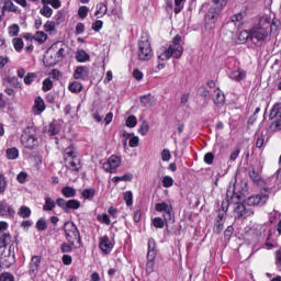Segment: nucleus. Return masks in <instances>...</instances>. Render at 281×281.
Segmentation results:
<instances>
[{"label": "nucleus", "mask_w": 281, "mask_h": 281, "mask_svg": "<svg viewBox=\"0 0 281 281\" xmlns=\"http://www.w3.org/2000/svg\"><path fill=\"white\" fill-rule=\"evenodd\" d=\"M156 212H162V218L166 225L175 223V211L172 210V204L170 202H159L155 205Z\"/></svg>", "instance_id": "obj_3"}, {"label": "nucleus", "mask_w": 281, "mask_h": 281, "mask_svg": "<svg viewBox=\"0 0 281 281\" xmlns=\"http://www.w3.org/2000/svg\"><path fill=\"white\" fill-rule=\"evenodd\" d=\"M220 14H221V9L216 7H211L205 16L206 25H211V27H214L212 25L216 23Z\"/></svg>", "instance_id": "obj_10"}, {"label": "nucleus", "mask_w": 281, "mask_h": 281, "mask_svg": "<svg viewBox=\"0 0 281 281\" xmlns=\"http://www.w3.org/2000/svg\"><path fill=\"white\" fill-rule=\"evenodd\" d=\"M138 58L139 60H150L153 58V47L150 41L146 37H142L138 43Z\"/></svg>", "instance_id": "obj_6"}, {"label": "nucleus", "mask_w": 281, "mask_h": 281, "mask_svg": "<svg viewBox=\"0 0 281 281\" xmlns=\"http://www.w3.org/2000/svg\"><path fill=\"white\" fill-rule=\"evenodd\" d=\"M184 4H186V0H175V7H173L175 14H179V12L183 10Z\"/></svg>", "instance_id": "obj_45"}, {"label": "nucleus", "mask_w": 281, "mask_h": 281, "mask_svg": "<svg viewBox=\"0 0 281 281\" xmlns=\"http://www.w3.org/2000/svg\"><path fill=\"white\" fill-rule=\"evenodd\" d=\"M139 146V137L135 136L134 134L130 138V147L137 148Z\"/></svg>", "instance_id": "obj_57"}, {"label": "nucleus", "mask_w": 281, "mask_h": 281, "mask_svg": "<svg viewBox=\"0 0 281 281\" xmlns=\"http://www.w3.org/2000/svg\"><path fill=\"white\" fill-rule=\"evenodd\" d=\"M65 45H63L61 42L53 44L48 48V56H54V58L49 60V65H57V63H60V60L65 58Z\"/></svg>", "instance_id": "obj_4"}, {"label": "nucleus", "mask_w": 281, "mask_h": 281, "mask_svg": "<svg viewBox=\"0 0 281 281\" xmlns=\"http://www.w3.org/2000/svg\"><path fill=\"white\" fill-rule=\"evenodd\" d=\"M249 38H251V33H249L248 31H240L237 35V43H247Z\"/></svg>", "instance_id": "obj_29"}, {"label": "nucleus", "mask_w": 281, "mask_h": 281, "mask_svg": "<svg viewBox=\"0 0 281 281\" xmlns=\"http://www.w3.org/2000/svg\"><path fill=\"white\" fill-rule=\"evenodd\" d=\"M260 172H262V169L259 171L254 168L249 170V178L256 186H265V180L262 179Z\"/></svg>", "instance_id": "obj_15"}, {"label": "nucleus", "mask_w": 281, "mask_h": 281, "mask_svg": "<svg viewBox=\"0 0 281 281\" xmlns=\"http://www.w3.org/2000/svg\"><path fill=\"white\" fill-rule=\"evenodd\" d=\"M5 188H8V181H5V176L0 173V194L5 192Z\"/></svg>", "instance_id": "obj_52"}, {"label": "nucleus", "mask_w": 281, "mask_h": 281, "mask_svg": "<svg viewBox=\"0 0 281 281\" xmlns=\"http://www.w3.org/2000/svg\"><path fill=\"white\" fill-rule=\"evenodd\" d=\"M112 181L114 183H120V181H133V173H125L121 177H114Z\"/></svg>", "instance_id": "obj_38"}, {"label": "nucleus", "mask_w": 281, "mask_h": 281, "mask_svg": "<svg viewBox=\"0 0 281 281\" xmlns=\"http://www.w3.org/2000/svg\"><path fill=\"white\" fill-rule=\"evenodd\" d=\"M45 111V101L41 97H36L33 105L34 115H41Z\"/></svg>", "instance_id": "obj_18"}, {"label": "nucleus", "mask_w": 281, "mask_h": 281, "mask_svg": "<svg viewBox=\"0 0 281 281\" xmlns=\"http://www.w3.org/2000/svg\"><path fill=\"white\" fill-rule=\"evenodd\" d=\"M66 164V168H68V170H71L72 172H78V170H80V159L78 158H66V160H64Z\"/></svg>", "instance_id": "obj_17"}, {"label": "nucleus", "mask_w": 281, "mask_h": 281, "mask_svg": "<svg viewBox=\"0 0 281 281\" xmlns=\"http://www.w3.org/2000/svg\"><path fill=\"white\" fill-rule=\"evenodd\" d=\"M16 180L19 181V183H25V181H27V172H20L16 177Z\"/></svg>", "instance_id": "obj_63"}, {"label": "nucleus", "mask_w": 281, "mask_h": 281, "mask_svg": "<svg viewBox=\"0 0 281 281\" xmlns=\"http://www.w3.org/2000/svg\"><path fill=\"white\" fill-rule=\"evenodd\" d=\"M122 165V158L112 155L110 158L103 162L102 168L105 172L114 173L117 171L119 166Z\"/></svg>", "instance_id": "obj_7"}, {"label": "nucleus", "mask_w": 281, "mask_h": 281, "mask_svg": "<svg viewBox=\"0 0 281 281\" xmlns=\"http://www.w3.org/2000/svg\"><path fill=\"white\" fill-rule=\"evenodd\" d=\"M40 13L42 16H45L46 19H49L52 14H54V10L49 8L48 5H44L41 10Z\"/></svg>", "instance_id": "obj_40"}, {"label": "nucleus", "mask_w": 281, "mask_h": 281, "mask_svg": "<svg viewBox=\"0 0 281 281\" xmlns=\"http://www.w3.org/2000/svg\"><path fill=\"white\" fill-rule=\"evenodd\" d=\"M61 194L64 196H66V199H71V198L76 196V189H74L71 187H64L61 189Z\"/></svg>", "instance_id": "obj_33"}, {"label": "nucleus", "mask_w": 281, "mask_h": 281, "mask_svg": "<svg viewBox=\"0 0 281 281\" xmlns=\"http://www.w3.org/2000/svg\"><path fill=\"white\" fill-rule=\"evenodd\" d=\"M83 199H93L95 196V190L93 189H86L82 191Z\"/></svg>", "instance_id": "obj_54"}, {"label": "nucleus", "mask_w": 281, "mask_h": 281, "mask_svg": "<svg viewBox=\"0 0 281 281\" xmlns=\"http://www.w3.org/2000/svg\"><path fill=\"white\" fill-rule=\"evenodd\" d=\"M18 215H20L21 218H30V216H32V210H30V207L23 205L19 209Z\"/></svg>", "instance_id": "obj_30"}, {"label": "nucleus", "mask_w": 281, "mask_h": 281, "mask_svg": "<svg viewBox=\"0 0 281 281\" xmlns=\"http://www.w3.org/2000/svg\"><path fill=\"white\" fill-rule=\"evenodd\" d=\"M225 221V213H218L215 222V232H223V223Z\"/></svg>", "instance_id": "obj_27"}, {"label": "nucleus", "mask_w": 281, "mask_h": 281, "mask_svg": "<svg viewBox=\"0 0 281 281\" xmlns=\"http://www.w3.org/2000/svg\"><path fill=\"white\" fill-rule=\"evenodd\" d=\"M125 124L128 126V128H135V126H137V117H135V115L128 116Z\"/></svg>", "instance_id": "obj_48"}, {"label": "nucleus", "mask_w": 281, "mask_h": 281, "mask_svg": "<svg viewBox=\"0 0 281 281\" xmlns=\"http://www.w3.org/2000/svg\"><path fill=\"white\" fill-rule=\"evenodd\" d=\"M41 256H33L30 262V276H37L38 269H41Z\"/></svg>", "instance_id": "obj_14"}, {"label": "nucleus", "mask_w": 281, "mask_h": 281, "mask_svg": "<svg viewBox=\"0 0 281 281\" xmlns=\"http://www.w3.org/2000/svg\"><path fill=\"white\" fill-rule=\"evenodd\" d=\"M99 14H101V15L106 14V5L104 3H99L97 5L95 16H98Z\"/></svg>", "instance_id": "obj_56"}, {"label": "nucleus", "mask_w": 281, "mask_h": 281, "mask_svg": "<svg viewBox=\"0 0 281 281\" xmlns=\"http://www.w3.org/2000/svg\"><path fill=\"white\" fill-rule=\"evenodd\" d=\"M234 214L235 218H247L254 214V211H251V209H247L245 204L240 203L235 207Z\"/></svg>", "instance_id": "obj_11"}, {"label": "nucleus", "mask_w": 281, "mask_h": 281, "mask_svg": "<svg viewBox=\"0 0 281 281\" xmlns=\"http://www.w3.org/2000/svg\"><path fill=\"white\" fill-rule=\"evenodd\" d=\"M63 128V121H53L49 124L48 133L52 135H58Z\"/></svg>", "instance_id": "obj_23"}, {"label": "nucleus", "mask_w": 281, "mask_h": 281, "mask_svg": "<svg viewBox=\"0 0 281 281\" xmlns=\"http://www.w3.org/2000/svg\"><path fill=\"white\" fill-rule=\"evenodd\" d=\"M33 80H36V74L35 72H29L24 77V85H32Z\"/></svg>", "instance_id": "obj_55"}, {"label": "nucleus", "mask_w": 281, "mask_h": 281, "mask_svg": "<svg viewBox=\"0 0 281 281\" xmlns=\"http://www.w3.org/2000/svg\"><path fill=\"white\" fill-rule=\"evenodd\" d=\"M34 41H36V43L40 45H43V43L47 41V34L43 31H37L34 35Z\"/></svg>", "instance_id": "obj_32"}, {"label": "nucleus", "mask_w": 281, "mask_h": 281, "mask_svg": "<svg viewBox=\"0 0 281 281\" xmlns=\"http://www.w3.org/2000/svg\"><path fill=\"white\" fill-rule=\"evenodd\" d=\"M4 8L8 10V12H14V14H21V9L12 2V0H5L4 1Z\"/></svg>", "instance_id": "obj_25"}, {"label": "nucleus", "mask_w": 281, "mask_h": 281, "mask_svg": "<svg viewBox=\"0 0 281 281\" xmlns=\"http://www.w3.org/2000/svg\"><path fill=\"white\" fill-rule=\"evenodd\" d=\"M11 238L12 237L10 236V234H3L0 237V248L8 247V245H10Z\"/></svg>", "instance_id": "obj_42"}, {"label": "nucleus", "mask_w": 281, "mask_h": 281, "mask_svg": "<svg viewBox=\"0 0 281 281\" xmlns=\"http://www.w3.org/2000/svg\"><path fill=\"white\" fill-rule=\"evenodd\" d=\"M155 252L147 254L146 273L150 276L155 271Z\"/></svg>", "instance_id": "obj_20"}, {"label": "nucleus", "mask_w": 281, "mask_h": 281, "mask_svg": "<svg viewBox=\"0 0 281 281\" xmlns=\"http://www.w3.org/2000/svg\"><path fill=\"white\" fill-rule=\"evenodd\" d=\"M3 85H11V87H14V89H23V83H21L16 77L4 78Z\"/></svg>", "instance_id": "obj_24"}, {"label": "nucleus", "mask_w": 281, "mask_h": 281, "mask_svg": "<svg viewBox=\"0 0 281 281\" xmlns=\"http://www.w3.org/2000/svg\"><path fill=\"white\" fill-rule=\"evenodd\" d=\"M270 130L273 132L281 131V119L272 122V124L270 125Z\"/></svg>", "instance_id": "obj_62"}, {"label": "nucleus", "mask_w": 281, "mask_h": 281, "mask_svg": "<svg viewBox=\"0 0 281 281\" xmlns=\"http://www.w3.org/2000/svg\"><path fill=\"white\" fill-rule=\"evenodd\" d=\"M280 111H281V103H276L271 109L270 120L278 117V115H280Z\"/></svg>", "instance_id": "obj_39"}, {"label": "nucleus", "mask_w": 281, "mask_h": 281, "mask_svg": "<svg viewBox=\"0 0 281 281\" xmlns=\"http://www.w3.org/2000/svg\"><path fill=\"white\" fill-rule=\"evenodd\" d=\"M153 225H154V227H157L158 229H164V227L166 225V220H164L161 217H155L153 220Z\"/></svg>", "instance_id": "obj_43"}, {"label": "nucleus", "mask_w": 281, "mask_h": 281, "mask_svg": "<svg viewBox=\"0 0 281 281\" xmlns=\"http://www.w3.org/2000/svg\"><path fill=\"white\" fill-rule=\"evenodd\" d=\"M56 22L54 21H47L45 24H44V30L45 32H47L48 34H56Z\"/></svg>", "instance_id": "obj_31"}, {"label": "nucleus", "mask_w": 281, "mask_h": 281, "mask_svg": "<svg viewBox=\"0 0 281 281\" xmlns=\"http://www.w3.org/2000/svg\"><path fill=\"white\" fill-rule=\"evenodd\" d=\"M69 91H71V93H80V91H82V83L78 82V81H74L72 83L69 85Z\"/></svg>", "instance_id": "obj_37"}, {"label": "nucleus", "mask_w": 281, "mask_h": 281, "mask_svg": "<svg viewBox=\"0 0 281 281\" xmlns=\"http://www.w3.org/2000/svg\"><path fill=\"white\" fill-rule=\"evenodd\" d=\"M58 207H61L63 211L67 212V201L63 198L56 200Z\"/></svg>", "instance_id": "obj_61"}, {"label": "nucleus", "mask_w": 281, "mask_h": 281, "mask_svg": "<svg viewBox=\"0 0 281 281\" xmlns=\"http://www.w3.org/2000/svg\"><path fill=\"white\" fill-rule=\"evenodd\" d=\"M19 32H21L19 24H13L9 27L10 36H19Z\"/></svg>", "instance_id": "obj_51"}, {"label": "nucleus", "mask_w": 281, "mask_h": 281, "mask_svg": "<svg viewBox=\"0 0 281 281\" xmlns=\"http://www.w3.org/2000/svg\"><path fill=\"white\" fill-rule=\"evenodd\" d=\"M123 199L128 207L133 205V192L126 191L123 193Z\"/></svg>", "instance_id": "obj_46"}, {"label": "nucleus", "mask_w": 281, "mask_h": 281, "mask_svg": "<svg viewBox=\"0 0 281 281\" xmlns=\"http://www.w3.org/2000/svg\"><path fill=\"white\" fill-rule=\"evenodd\" d=\"M80 207V201L78 200H68L66 206V213H69L70 210H78Z\"/></svg>", "instance_id": "obj_34"}, {"label": "nucleus", "mask_w": 281, "mask_h": 281, "mask_svg": "<svg viewBox=\"0 0 281 281\" xmlns=\"http://www.w3.org/2000/svg\"><path fill=\"white\" fill-rule=\"evenodd\" d=\"M269 201V194H257V195H251L246 200V203L250 206L254 205H265Z\"/></svg>", "instance_id": "obj_9"}, {"label": "nucleus", "mask_w": 281, "mask_h": 281, "mask_svg": "<svg viewBox=\"0 0 281 281\" xmlns=\"http://www.w3.org/2000/svg\"><path fill=\"white\" fill-rule=\"evenodd\" d=\"M256 146L257 148H262V146H265V136L262 134L256 135Z\"/></svg>", "instance_id": "obj_58"}, {"label": "nucleus", "mask_w": 281, "mask_h": 281, "mask_svg": "<svg viewBox=\"0 0 281 281\" xmlns=\"http://www.w3.org/2000/svg\"><path fill=\"white\" fill-rule=\"evenodd\" d=\"M14 216L15 212L5 201H0V216Z\"/></svg>", "instance_id": "obj_19"}, {"label": "nucleus", "mask_w": 281, "mask_h": 281, "mask_svg": "<svg viewBox=\"0 0 281 281\" xmlns=\"http://www.w3.org/2000/svg\"><path fill=\"white\" fill-rule=\"evenodd\" d=\"M76 58H77L78 63H87V60H89V54H87V52H85L82 49L77 50Z\"/></svg>", "instance_id": "obj_35"}, {"label": "nucleus", "mask_w": 281, "mask_h": 281, "mask_svg": "<svg viewBox=\"0 0 281 281\" xmlns=\"http://www.w3.org/2000/svg\"><path fill=\"white\" fill-rule=\"evenodd\" d=\"M99 248L101 249L102 254L106 256L111 254L113 249V241H111V238H109V236H103L100 238Z\"/></svg>", "instance_id": "obj_12"}, {"label": "nucleus", "mask_w": 281, "mask_h": 281, "mask_svg": "<svg viewBox=\"0 0 281 281\" xmlns=\"http://www.w3.org/2000/svg\"><path fill=\"white\" fill-rule=\"evenodd\" d=\"M269 32L270 31H267L266 29L256 26L250 31V41H252L254 43H263V41H267Z\"/></svg>", "instance_id": "obj_8"}, {"label": "nucleus", "mask_w": 281, "mask_h": 281, "mask_svg": "<svg viewBox=\"0 0 281 281\" xmlns=\"http://www.w3.org/2000/svg\"><path fill=\"white\" fill-rule=\"evenodd\" d=\"M15 52H21L23 49V40L21 37H15L12 41Z\"/></svg>", "instance_id": "obj_41"}, {"label": "nucleus", "mask_w": 281, "mask_h": 281, "mask_svg": "<svg viewBox=\"0 0 281 281\" xmlns=\"http://www.w3.org/2000/svg\"><path fill=\"white\" fill-rule=\"evenodd\" d=\"M0 281H14V276L11 273L4 272L0 276Z\"/></svg>", "instance_id": "obj_64"}, {"label": "nucleus", "mask_w": 281, "mask_h": 281, "mask_svg": "<svg viewBox=\"0 0 281 281\" xmlns=\"http://www.w3.org/2000/svg\"><path fill=\"white\" fill-rule=\"evenodd\" d=\"M150 131V125L148 124L147 121H143L139 128H138V133H140V135L146 136L148 135V132Z\"/></svg>", "instance_id": "obj_36"}, {"label": "nucleus", "mask_w": 281, "mask_h": 281, "mask_svg": "<svg viewBox=\"0 0 281 281\" xmlns=\"http://www.w3.org/2000/svg\"><path fill=\"white\" fill-rule=\"evenodd\" d=\"M97 221H99V223H103L104 225H111V218L106 214H99L97 216Z\"/></svg>", "instance_id": "obj_50"}, {"label": "nucleus", "mask_w": 281, "mask_h": 281, "mask_svg": "<svg viewBox=\"0 0 281 281\" xmlns=\"http://www.w3.org/2000/svg\"><path fill=\"white\" fill-rule=\"evenodd\" d=\"M140 102L144 104V106H150V104H153V97H150V94L144 95L140 98Z\"/></svg>", "instance_id": "obj_59"}, {"label": "nucleus", "mask_w": 281, "mask_h": 281, "mask_svg": "<svg viewBox=\"0 0 281 281\" xmlns=\"http://www.w3.org/2000/svg\"><path fill=\"white\" fill-rule=\"evenodd\" d=\"M21 142L24 148H29L30 150H34L36 146H38V138H36V130L34 127H27L24 130Z\"/></svg>", "instance_id": "obj_2"}, {"label": "nucleus", "mask_w": 281, "mask_h": 281, "mask_svg": "<svg viewBox=\"0 0 281 281\" xmlns=\"http://www.w3.org/2000/svg\"><path fill=\"white\" fill-rule=\"evenodd\" d=\"M181 56H183L181 35H176L169 45L161 46L157 50V58L161 61L170 60V58L179 59Z\"/></svg>", "instance_id": "obj_1"}, {"label": "nucleus", "mask_w": 281, "mask_h": 281, "mask_svg": "<svg viewBox=\"0 0 281 281\" xmlns=\"http://www.w3.org/2000/svg\"><path fill=\"white\" fill-rule=\"evenodd\" d=\"M7 157L8 159H16L19 157V149L15 147L7 149Z\"/></svg>", "instance_id": "obj_44"}, {"label": "nucleus", "mask_w": 281, "mask_h": 281, "mask_svg": "<svg viewBox=\"0 0 281 281\" xmlns=\"http://www.w3.org/2000/svg\"><path fill=\"white\" fill-rule=\"evenodd\" d=\"M54 207H56V202L50 196H46L45 204L43 206L44 212H52Z\"/></svg>", "instance_id": "obj_28"}, {"label": "nucleus", "mask_w": 281, "mask_h": 281, "mask_svg": "<svg viewBox=\"0 0 281 281\" xmlns=\"http://www.w3.org/2000/svg\"><path fill=\"white\" fill-rule=\"evenodd\" d=\"M173 184H175V180L172 179V177L165 176L162 178V186H164V188H172Z\"/></svg>", "instance_id": "obj_49"}, {"label": "nucleus", "mask_w": 281, "mask_h": 281, "mask_svg": "<svg viewBox=\"0 0 281 281\" xmlns=\"http://www.w3.org/2000/svg\"><path fill=\"white\" fill-rule=\"evenodd\" d=\"M229 78H232V80H235L236 82H240V80H245V78H247V72L238 68L237 70H233L229 74Z\"/></svg>", "instance_id": "obj_21"}, {"label": "nucleus", "mask_w": 281, "mask_h": 281, "mask_svg": "<svg viewBox=\"0 0 281 281\" xmlns=\"http://www.w3.org/2000/svg\"><path fill=\"white\" fill-rule=\"evenodd\" d=\"M76 158H78V156L76 153V148L74 146H69L68 148L65 149L64 160L76 159Z\"/></svg>", "instance_id": "obj_26"}, {"label": "nucleus", "mask_w": 281, "mask_h": 281, "mask_svg": "<svg viewBox=\"0 0 281 281\" xmlns=\"http://www.w3.org/2000/svg\"><path fill=\"white\" fill-rule=\"evenodd\" d=\"M72 247L74 245H71V243H63L60 246L61 254H71Z\"/></svg>", "instance_id": "obj_53"}, {"label": "nucleus", "mask_w": 281, "mask_h": 281, "mask_svg": "<svg viewBox=\"0 0 281 281\" xmlns=\"http://www.w3.org/2000/svg\"><path fill=\"white\" fill-rule=\"evenodd\" d=\"M53 87H54V81H52V79L47 78L43 81L42 90L45 92L52 91Z\"/></svg>", "instance_id": "obj_47"}, {"label": "nucleus", "mask_w": 281, "mask_h": 281, "mask_svg": "<svg viewBox=\"0 0 281 281\" xmlns=\"http://www.w3.org/2000/svg\"><path fill=\"white\" fill-rule=\"evenodd\" d=\"M78 14L80 19H87V15L89 14V8L88 7H80Z\"/></svg>", "instance_id": "obj_60"}, {"label": "nucleus", "mask_w": 281, "mask_h": 281, "mask_svg": "<svg viewBox=\"0 0 281 281\" xmlns=\"http://www.w3.org/2000/svg\"><path fill=\"white\" fill-rule=\"evenodd\" d=\"M66 239L70 245H76V243H80V231H78V226L74 224V222H67L64 226Z\"/></svg>", "instance_id": "obj_5"}, {"label": "nucleus", "mask_w": 281, "mask_h": 281, "mask_svg": "<svg viewBox=\"0 0 281 281\" xmlns=\"http://www.w3.org/2000/svg\"><path fill=\"white\" fill-rule=\"evenodd\" d=\"M213 101L216 106H223V104H225V94H223L221 90L215 89L213 94Z\"/></svg>", "instance_id": "obj_22"}, {"label": "nucleus", "mask_w": 281, "mask_h": 281, "mask_svg": "<svg viewBox=\"0 0 281 281\" xmlns=\"http://www.w3.org/2000/svg\"><path fill=\"white\" fill-rule=\"evenodd\" d=\"M273 18L271 14H263L259 18V24L258 27H261L262 30H266L268 32H271V25H273Z\"/></svg>", "instance_id": "obj_13"}, {"label": "nucleus", "mask_w": 281, "mask_h": 281, "mask_svg": "<svg viewBox=\"0 0 281 281\" xmlns=\"http://www.w3.org/2000/svg\"><path fill=\"white\" fill-rule=\"evenodd\" d=\"M74 78L76 80H87L89 78V68L85 66H79L75 70Z\"/></svg>", "instance_id": "obj_16"}]
</instances>
